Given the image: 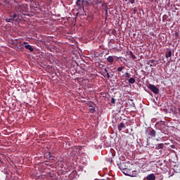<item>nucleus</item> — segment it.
<instances>
[{
    "mask_svg": "<svg viewBox=\"0 0 180 180\" xmlns=\"http://www.w3.org/2000/svg\"><path fill=\"white\" fill-rule=\"evenodd\" d=\"M10 18H11L13 20L18 21L20 19V13L18 12H12L10 13Z\"/></svg>",
    "mask_w": 180,
    "mask_h": 180,
    "instance_id": "obj_1",
    "label": "nucleus"
},
{
    "mask_svg": "<svg viewBox=\"0 0 180 180\" xmlns=\"http://www.w3.org/2000/svg\"><path fill=\"white\" fill-rule=\"evenodd\" d=\"M148 89H150L153 94H160V89L154 84H149Z\"/></svg>",
    "mask_w": 180,
    "mask_h": 180,
    "instance_id": "obj_2",
    "label": "nucleus"
},
{
    "mask_svg": "<svg viewBox=\"0 0 180 180\" xmlns=\"http://www.w3.org/2000/svg\"><path fill=\"white\" fill-rule=\"evenodd\" d=\"M85 1L84 0H77L76 2V5L78 7V9H83L84 11V5H85Z\"/></svg>",
    "mask_w": 180,
    "mask_h": 180,
    "instance_id": "obj_3",
    "label": "nucleus"
},
{
    "mask_svg": "<svg viewBox=\"0 0 180 180\" xmlns=\"http://www.w3.org/2000/svg\"><path fill=\"white\" fill-rule=\"evenodd\" d=\"M19 12H26L27 11V4H22L18 6Z\"/></svg>",
    "mask_w": 180,
    "mask_h": 180,
    "instance_id": "obj_4",
    "label": "nucleus"
},
{
    "mask_svg": "<svg viewBox=\"0 0 180 180\" xmlns=\"http://www.w3.org/2000/svg\"><path fill=\"white\" fill-rule=\"evenodd\" d=\"M122 172L124 174V175H127L128 176H131V172H130V169L128 168L123 169Z\"/></svg>",
    "mask_w": 180,
    "mask_h": 180,
    "instance_id": "obj_5",
    "label": "nucleus"
},
{
    "mask_svg": "<svg viewBox=\"0 0 180 180\" xmlns=\"http://www.w3.org/2000/svg\"><path fill=\"white\" fill-rule=\"evenodd\" d=\"M25 49H26L27 50H30L31 51V53H33V51H34V48L31 46V45H25L24 46Z\"/></svg>",
    "mask_w": 180,
    "mask_h": 180,
    "instance_id": "obj_6",
    "label": "nucleus"
},
{
    "mask_svg": "<svg viewBox=\"0 0 180 180\" xmlns=\"http://www.w3.org/2000/svg\"><path fill=\"white\" fill-rule=\"evenodd\" d=\"M123 129H126V125L124 124V123L121 122L118 125V130H119V131H122V130H123Z\"/></svg>",
    "mask_w": 180,
    "mask_h": 180,
    "instance_id": "obj_7",
    "label": "nucleus"
},
{
    "mask_svg": "<svg viewBox=\"0 0 180 180\" xmlns=\"http://www.w3.org/2000/svg\"><path fill=\"white\" fill-rule=\"evenodd\" d=\"M157 131L153 129H150L149 136H150V137H155Z\"/></svg>",
    "mask_w": 180,
    "mask_h": 180,
    "instance_id": "obj_8",
    "label": "nucleus"
},
{
    "mask_svg": "<svg viewBox=\"0 0 180 180\" xmlns=\"http://www.w3.org/2000/svg\"><path fill=\"white\" fill-rule=\"evenodd\" d=\"M146 179L147 180H155V176L154 175V174H148L146 176Z\"/></svg>",
    "mask_w": 180,
    "mask_h": 180,
    "instance_id": "obj_9",
    "label": "nucleus"
},
{
    "mask_svg": "<svg viewBox=\"0 0 180 180\" xmlns=\"http://www.w3.org/2000/svg\"><path fill=\"white\" fill-rule=\"evenodd\" d=\"M107 61L110 63L112 64L113 63V61H115V58H113V56H108L107 58Z\"/></svg>",
    "mask_w": 180,
    "mask_h": 180,
    "instance_id": "obj_10",
    "label": "nucleus"
},
{
    "mask_svg": "<svg viewBox=\"0 0 180 180\" xmlns=\"http://www.w3.org/2000/svg\"><path fill=\"white\" fill-rule=\"evenodd\" d=\"M162 148H164V143H158L155 147L156 150H162Z\"/></svg>",
    "mask_w": 180,
    "mask_h": 180,
    "instance_id": "obj_11",
    "label": "nucleus"
},
{
    "mask_svg": "<svg viewBox=\"0 0 180 180\" xmlns=\"http://www.w3.org/2000/svg\"><path fill=\"white\" fill-rule=\"evenodd\" d=\"M172 56V51H171V50L166 52V53H165L166 58H169Z\"/></svg>",
    "mask_w": 180,
    "mask_h": 180,
    "instance_id": "obj_12",
    "label": "nucleus"
},
{
    "mask_svg": "<svg viewBox=\"0 0 180 180\" xmlns=\"http://www.w3.org/2000/svg\"><path fill=\"white\" fill-rule=\"evenodd\" d=\"M154 63H155V60H150L149 61L147 62V65H150V67H154Z\"/></svg>",
    "mask_w": 180,
    "mask_h": 180,
    "instance_id": "obj_13",
    "label": "nucleus"
},
{
    "mask_svg": "<svg viewBox=\"0 0 180 180\" xmlns=\"http://www.w3.org/2000/svg\"><path fill=\"white\" fill-rule=\"evenodd\" d=\"M128 82H129V84H134V82H136V79H135L134 78H133V77H131V78L128 80Z\"/></svg>",
    "mask_w": 180,
    "mask_h": 180,
    "instance_id": "obj_14",
    "label": "nucleus"
},
{
    "mask_svg": "<svg viewBox=\"0 0 180 180\" xmlns=\"http://www.w3.org/2000/svg\"><path fill=\"white\" fill-rule=\"evenodd\" d=\"M124 68H125L124 66L119 67V68H117V71L118 72H122L123 71V70H124Z\"/></svg>",
    "mask_w": 180,
    "mask_h": 180,
    "instance_id": "obj_15",
    "label": "nucleus"
},
{
    "mask_svg": "<svg viewBox=\"0 0 180 180\" xmlns=\"http://www.w3.org/2000/svg\"><path fill=\"white\" fill-rule=\"evenodd\" d=\"M89 110L91 112V113H95V108H94V106L90 105L89 106Z\"/></svg>",
    "mask_w": 180,
    "mask_h": 180,
    "instance_id": "obj_16",
    "label": "nucleus"
},
{
    "mask_svg": "<svg viewBox=\"0 0 180 180\" xmlns=\"http://www.w3.org/2000/svg\"><path fill=\"white\" fill-rule=\"evenodd\" d=\"M86 5H92V0H83Z\"/></svg>",
    "mask_w": 180,
    "mask_h": 180,
    "instance_id": "obj_17",
    "label": "nucleus"
},
{
    "mask_svg": "<svg viewBox=\"0 0 180 180\" xmlns=\"http://www.w3.org/2000/svg\"><path fill=\"white\" fill-rule=\"evenodd\" d=\"M158 180H162L164 179V176H162V174H158Z\"/></svg>",
    "mask_w": 180,
    "mask_h": 180,
    "instance_id": "obj_18",
    "label": "nucleus"
},
{
    "mask_svg": "<svg viewBox=\"0 0 180 180\" xmlns=\"http://www.w3.org/2000/svg\"><path fill=\"white\" fill-rule=\"evenodd\" d=\"M12 20H13L12 19V18H6V23H9V22H12Z\"/></svg>",
    "mask_w": 180,
    "mask_h": 180,
    "instance_id": "obj_19",
    "label": "nucleus"
},
{
    "mask_svg": "<svg viewBox=\"0 0 180 180\" xmlns=\"http://www.w3.org/2000/svg\"><path fill=\"white\" fill-rule=\"evenodd\" d=\"M130 56L131 57V58H133V60H136V56H134V54H133V52H130Z\"/></svg>",
    "mask_w": 180,
    "mask_h": 180,
    "instance_id": "obj_20",
    "label": "nucleus"
},
{
    "mask_svg": "<svg viewBox=\"0 0 180 180\" xmlns=\"http://www.w3.org/2000/svg\"><path fill=\"white\" fill-rule=\"evenodd\" d=\"M130 77H131V75H130V73L125 72V77L126 78H130Z\"/></svg>",
    "mask_w": 180,
    "mask_h": 180,
    "instance_id": "obj_21",
    "label": "nucleus"
},
{
    "mask_svg": "<svg viewBox=\"0 0 180 180\" xmlns=\"http://www.w3.org/2000/svg\"><path fill=\"white\" fill-rule=\"evenodd\" d=\"M105 71L107 72V73H106V77H107V78L109 79V78H110V75L109 74V72H108V70H107L106 69H105Z\"/></svg>",
    "mask_w": 180,
    "mask_h": 180,
    "instance_id": "obj_22",
    "label": "nucleus"
},
{
    "mask_svg": "<svg viewBox=\"0 0 180 180\" xmlns=\"http://www.w3.org/2000/svg\"><path fill=\"white\" fill-rule=\"evenodd\" d=\"M115 100L114 98H111V103H112L113 105H115Z\"/></svg>",
    "mask_w": 180,
    "mask_h": 180,
    "instance_id": "obj_23",
    "label": "nucleus"
},
{
    "mask_svg": "<svg viewBox=\"0 0 180 180\" xmlns=\"http://www.w3.org/2000/svg\"><path fill=\"white\" fill-rule=\"evenodd\" d=\"M22 46H29V44L26 41H24L23 44H22Z\"/></svg>",
    "mask_w": 180,
    "mask_h": 180,
    "instance_id": "obj_24",
    "label": "nucleus"
},
{
    "mask_svg": "<svg viewBox=\"0 0 180 180\" xmlns=\"http://www.w3.org/2000/svg\"><path fill=\"white\" fill-rule=\"evenodd\" d=\"M130 4H134L136 2V0H129Z\"/></svg>",
    "mask_w": 180,
    "mask_h": 180,
    "instance_id": "obj_25",
    "label": "nucleus"
},
{
    "mask_svg": "<svg viewBox=\"0 0 180 180\" xmlns=\"http://www.w3.org/2000/svg\"><path fill=\"white\" fill-rule=\"evenodd\" d=\"M165 18H167V15H163V19H165Z\"/></svg>",
    "mask_w": 180,
    "mask_h": 180,
    "instance_id": "obj_26",
    "label": "nucleus"
},
{
    "mask_svg": "<svg viewBox=\"0 0 180 180\" xmlns=\"http://www.w3.org/2000/svg\"><path fill=\"white\" fill-rule=\"evenodd\" d=\"M117 58L119 60L120 58H119V57H117Z\"/></svg>",
    "mask_w": 180,
    "mask_h": 180,
    "instance_id": "obj_27",
    "label": "nucleus"
},
{
    "mask_svg": "<svg viewBox=\"0 0 180 180\" xmlns=\"http://www.w3.org/2000/svg\"><path fill=\"white\" fill-rule=\"evenodd\" d=\"M126 2H127L128 0H124Z\"/></svg>",
    "mask_w": 180,
    "mask_h": 180,
    "instance_id": "obj_28",
    "label": "nucleus"
}]
</instances>
